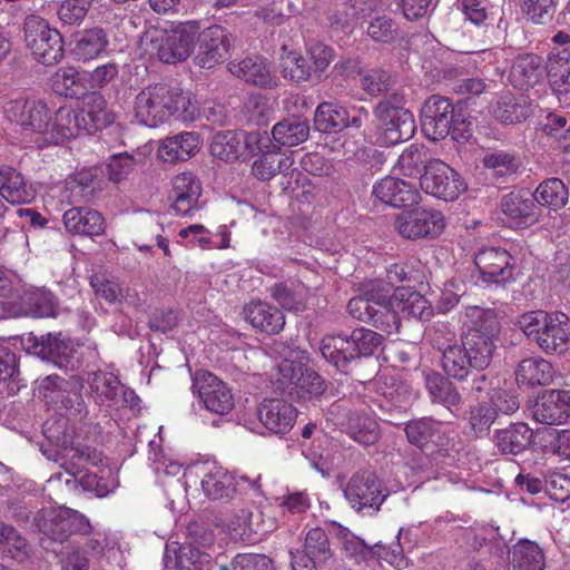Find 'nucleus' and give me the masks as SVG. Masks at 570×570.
<instances>
[{"label":"nucleus","mask_w":570,"mask_h":570,"mask_svg":"<svg viewBox=\"0 0 570 570\" xmlns=\"http://www.w3.org/2000/svg\"><path fill=\"white\" fill-rule=\"evenodd\" d=\"M466 315L471 325L462 332L460 342L443 325L446 336L435 335L433 346L441 353L444 373L461 384L468 395L479 397L492 387L493 379L485 372L493 360L501 324L494 309L471 306ZM438 328L435 334L441 333Z\"/></svg>","instance_id":"nucleus-1"},{"label":"nucleus","mask_w":570,"mask_h":570,"mask_svg":"<svg viewBox=\"0 0 570 570\" xmlns=\"http://www.w3.org/2000/svg\"><path fill=\"white\" fill-rule=\"evenodd\" d=\"M279 375L294 385L297 393L309 397H320L326 391L324 379L302 360H283L278 364Z\"/></svg>","instance_id":"nucleus-21"},{"label":"nucleus","mask_w":570,"mask_h":570,"mask_svg":"<svg viewBox=\"0 0 570 570\" xmlns=\"http://www.w3.org/2000/svg\"><path fill=\"white\" fill-rule=\"evenodd\" d=\"M383 335L370 328L326 334L320 344L322 356L340 373L353 375L362 360L371 358L383 344Z\"/></svg>","instance_id":"nucleus-2"},{"label":"nucleus","mask_w":570,"mask_h":570,"mask_svg":"<svg viewBox=\"0 0 570 570\" xmlns=\"http://www.w3.org/2000/svg\"><path fill=\"white\" fill-rule=\"evenodd\" d=\"M173 208L181 215L198 208L202 184L193 173H181L173 179Z\"/></svg>","instance_id":"nucleus-34"},{"label":"nucleus","mask_w":570,"mask_h":570,"mask_svg":"<svg viewBox=\"0 0 570 570\" xmlns=\"http://www.w3.org/2000/svg\"><path fill=\"white\" fill-rule=\"evenodd\" d=\"M202 139L198 134L181 131L166 137L158 148V156L164 161H185L193 157L200 148Z\"/></svg>","instance_id":"nucleus-35"},{"label":"nucleus","mask_w":570,"mask_h":570,"mask_svg":"<svg viewBox=\"0 0 570 570\" xmlns=\"http://www.w3.org/2000/svg\"><path fill=\"white\" fill-rule=\"evenodd\" d=\"M333 557L330 540L326 532L321 528H313L306 533L304 543L303 561H314L324 564Z\"/></svg>","instance_id":"nucleus-54"},{"label":"nucleus","mask_w":570,"mask_h":570,"mask_svg":"<svg viewBox=\"0 0 570 570\" xmlns=\"http://www.w3.org/2000/svg\"><path fill=\"white\" fill-rule=\"evenodd\" d=\"M343 494L356 513L372 517L381 510L391 492L373 470L364 469L350 476L343 487Z\"/></svg>","instance_id":"nucleus-4"},{"label":"nucleus","mask_w":570,"mask_h":570,"mask_svg":"<svg viewBox=\"0 0 570 570\" xmlns=\"http://www.w3.org/2000/svg\"><path fill=\"white\" fill-rule=\"evenodd\" d=\"M421 188L445 202L455 200L466 189L461 175L440 159H433L426 171L421 175Z\"/></svg>","instance_id":"nucleus-11"},{"label":"nucleus","mask_w":570,"mask_h":570,"mask_svg":"<svg viewBox=\"0 0 570 570\" xmlns=\"http://www.w3.org/2000/svg\"><path fill=\"white\" fill-rule=\"evenodd\" d=\"M102 462V453L90 444L73 446V483L83 492H90L97 498H104L110 489L104 478L91 472L86 465L98 466Z\"/></svg>","instance_id":"nucleus-16"},{"label":"nucleus","mask_w":570,"mask_h":570,"mask_svg":"<svg viewBox=\"0 0 570 570\" xmlns=\"http://www.w3.org/2000/svg\"><path fill=\"white\" fill-rule=\"evenodd\" d=\"M547 78V62L535 53L518 55L511 65L509 81L520 91H529L543 83Z\"/></svg>","instance_id":"nucleus-22"},{"label":"nucleus","mask_w":570,"mask_h":570,"mask_svg":"<svg viewBox=\"0 0 570 570\" xmlns=\"http://www.w3.org/2000/svg\"><path fill=\"white\" fill-rule=\"evenodd\" d=\"M235 39L233 32L220 24H212L202 31L198 30L194 63L200 68L210 69L226 61L235 48Z\"/></svg>","instance_id":"nucleus-8"},{"label":"nucleus","mask_w":570,"mask_h":570,"mask_svg":"<svg viewBox=\"0 0 570 570\" xmlns=\"http://www.w3.org/2000/svg\"><path fill=\"white\" fill-rule=\"evenodd\" d=\"M239 482L223 468H213L202 480L205 494L212 500H230L238 490Z\"/></svg>","instance_id":"nucleus-43"},{"label":"nucleus","mask_w":570,"mask_h":570,"mask_svg":"<svg viewBox=\"0 0 570 570\" xmlns=\"http://www.w3.org/2000/svg\"><path fill=\"white\" fill-rule=\"evenodd\" d=\"M61 334H47L40 337L30 334L27 351L42 360L52 362L60 368H68L71 360V347L60 338Z\"/></svg>","instance_id":"nucleus-31"},{"label":"nucleus","mask_w":570,"mask_h":570,"mask_svg":"<svg viewBox=\"0 0 570 570\" xmlns=\"http://www.w3.org/2000/svg\"><path fill=\"white\" fill-rule=\"evenodd\" d=\"M547 78L552 91L560 96L570 91V59L559 49L547 62Z\"/></svg>","instance_id":"nucleus-51"},{"label":"nucleus","mask_w":570,"mask_h":570,"mask_svg":"<svg viewBox=\"0 0 570 570\" xmlns=\"http://www.w3.org/2000/svg\"><path fill=\"white\" fill-rule=\"evenodd\" d=\"M368 120L364 107L347 110L336 102L325 101L317 106L314 114V128L323 134H337L344 129L358 130Z\"/></svg>","instance_id":"nucleus-10"},{"label":"nucleus","mask_w":570,"mask_h":570,"mask_svg":"<svg viewBox=\"0 0 570 570\" xmlns=\"http://www.w3.org/2000/svg\"><path fill=\"white\" fill-rule=\"evenodd\" d=\"M4 115L11 121L21 126L23 130L43 134L50 125V115L47 105L41 100L14 99L4 106Z\"/></svg>","instance_id":"nucleus-19"},{"label":"nucleus","mask_w":570,"mask_h":570,"mask_svg":"<svg viewBox=\"0 0 570 570\" xmlns=\"http://www.w3.org/2000/svg\"><path fill=\"white\" fill-rule=\"evenodd\" d=\"M468 422L474 434L482 436L489 434L491 426L500 423V420L492 405L488 401H483L470 407Z\"/></svg>","instance_id":"nucleus-58"},{"label":"nucleus","mask_w":570,"mask_h":570,"mask_svg":"<svg viewBox=\"0 0 570 570\" xmlns=\"http://www.w3.org/2000/svg\"><path fill=\"white\" fill-rule=\"evenodd\" d=\"M309 131V124L306 119L289 117L274 125L272 137L274 144L279 148L281 146L294 147L306 141Z\"/></svg>","instance_id":"nucleus-45"},{"label":"nucleus","mask_w":570,"mask_h":570,"mask_svg":"<svg viewBox=\"0 0 570 570\" xmlns=\"http://www.w3.org/2000/svg\"><path fill=\"white\" fill-rule=\"evenodd\" d=\"M399 301V308L410 317L421 322H428L433 316V307L430 302L419 292L410 288L396 289L393 294Z\"/></svg>","instance_id":"nucleus-49"},{"label":"nucleus","mask_w":570,"mask_h":570,"mask_svg":"<svg viewBox=\"0 0 570 570\" xmlns=\"http://www.w3.org/2000/svg\"><path fill=\"white\" fill-rule=\"evenodd\" d=\"M534 431L524 422H512L504 428H497L492 442L503 455H520L534 444Z\"/></svg>","instance_id":"nucleus-26"},{"label":"nucleus","mask_w":570,"mask_h":570,"mask_svg":"<svg viewBox=\"0 0 570 570\" xmlns=\"http://www.w3.org/2000/svg\"><path fill=\"white\" fill-rule=\"evenodd\" d=\"M73 406V439L82 438L88 443L98 441L101 429L95 422V417L90 415L82 397L77 399Z\"/></svg>","instance_id":"nucleus-55"},{"label":"nucleus","mask_w":570,"mask_h":570,"mask_svg":"<svg viewBox=\"0 0 570 570\" xmlns=\"http://www.w3.org/2000/svg\"><path fill=\"white\" fill-rule=\"evenodd\" d=\"M395 85V76L382 68L370 69L361 77L362 89L372 97L391 95Z\"/></svg>","instance_id":"nucleus-56"},{"label":"nucleus","mask_w":570,"mask_h":570,"mask_svg":"<svg viewBox=\"0 0 570 570\" xmlns=\"http://www.w3.org/2000/svg\"><path fill=\"white\" fill-rule=\"evenodd\" d=\"M88 384L90 394H96L104 400L115 401L121 383L117 376L100 371H88L83 374L73 375V390H82Z\"/></svg>","instance_id":"nucleus-39"},{"label":"nucleus","mask_w":570,"mask_h":570,"mask_svg":"<svg viewBox=\"0 0 570 570\" xmlns=\"http://www.w3.org/2000/svg\"><path fill=\"white\" fill-rule=\"evenodd\" d=\"M347 434L363 445L376 443L381 436L377 422L366 413L352 412L347 416Z\"/></svg>","instance_id":"nucleus-48"},{"label":"nucleus","mask_w":570,"mask_h":570,"mask_svg":"<svg viewBox=\"0 0 570 570\" xmlns=\"http://www.w3.org/2000/svg\"><path fill=\"white\" fill-rule=\"evenodd\" d=\"M24 41L33 57L42 65L57 63L63 57V40L57 29L49 27L46 20L30 14L23 22Z\"/></svg>","instance_id":"nucleus-6"},{"label":"nucleus","mask_w":570,"mask_h":570,"mask_svg":"<svg viewBox=\"0 0 570 570\" xmlns=\"http://www.w3.org/2000/svg\"><path fill=\"white\" fill-rule=\"evenodd\" d=\"M294 160L291 156L281 153V148L273 146L272 150H265L250 166V174L261 181H269L278 174L286 175Z\"/></svg>","instance_id":"nucleus-38"},{"label":"nucleus","mask_w":570,"mask_h":570,"mask_svg":"<svg viewBox=\"0 0 570 570\" xmlns=\"http://www.w3.org/2000/svg\"><path fill=\"white\" fill-rule=\"evenodd\" d=\"M0 196L11 205L31 203L36 198V189L14 168L0 169Z\"/></svg>","instance_id":"nucleus-37"},{"label":"nucleus","mask_w":570,"mask_h":570,"mask_svg":"<svg viewBox=\"0 0 570 570\" xmlns=\"http://www.w3.org/2000/svg\"><path fill=\"white\" fill-rule=\"evenodd\" d=\"M532 417L541 424L554 425L567 423L570 419V392L546 390L532 406Z\"/></svg>","instance_id":"nucleus-23"},{"label":"nucleus","mask_w":570,"mask_h":570,"mask_svg":"<svg viewBox=\"0 0 570 570\" xmlns=\"http://www.w3.org/2000/svg\"><path fill=\"white\" fill-rule=\"evenodd\" d=\"M347 311L353 318L368 323L385 334L390 335L399 332L401 320L393 307V303L375 307L358 299L348 302Z\"/></svg>","instance_id":"nucleus-24"},{"label":"nucleus","mask_w":570,"mask_h":570,"mask_svg":"<svg viewBox=\"0 0 570 570\" xmlns=\"http://www.w3.org/2000/svg\"><path fill=\"white\" fill-rule=\"evenodd\" d=\"M198 24L181 23L173 30L165 31L153 41L158 59L168 65L186 60L196 45Z\"/></svg>","instance_id":"nucleus-9"},{"label":"nucleus","mask_w":570,"mask_h":570,"mask_svg":"<svg viewBox=\"0 0 570 570\" xmlns=\"http://www.w3.org/2000/svg\"><path fill=\"white\" fill-rule=\"evenodd\" d=\"M170 552L174 553L176 570H212V556L191 543H183L177 549L167 546L165 553L166 567L170 560Z\"/></svg>","instance_id":"nucleus-42"},{"label":"nucleus","mask_w":570,"mask_h":570,"mask_svg":"<svg viewBox=\"0 0 570 570\" xmlns=\"http://www.w3.org/2000/svg\"><path fill=\"white\" fill-rule=\"evenodd\" d=\"M244 315L253 327L268 335L279 333L285 325V316L281 309L268 303L257 301L244 307Z\"/></svg>","instance_id":"nucleus-36"},{"label":"nucleus","mask_w":570,"mask_h":570,"mask_svg":"<svg viewBox=\"0 0 570 570\" xmlns=\"http://www.w3.org/2000/svg\"><path fill=\"white\" fill-rule=\"evenodd\" d=\"M155 85L142 89L135 100V118L141 125L156 128L166 121Z\"/></svg>","instance_id":"nucleus-40"},{"label":"nucleus","mask_w":570,"mask_h":570,"mask_svg":"<svg viewBox=\"0 0 570 570\" xmlns=\"http://www.w3.org/2000/svg\"><path fill=\"white\" fill-rule=\"evenodd\" d=\"M546 354H560L570 345V317L562 312H549L535 343Z\"/></svg>","instance_id":"nucleus-25"},{"label":"nucleus","mask_w":570,"mask_h":570,"mask_svg":"<svg viewBox=\"0 0 570 570\" xmlns=\"http://www.w3.org/2000/svg\"><path fill=\"white\" fill-rule=\"evenodd\" d=\"M366 33L375 42L391 45L399 38V26L386 14L376 16L370 21Z\"/></svg>","instance_id":"nucleus-60"},{"label":"nucleus","mask_w":570,"mask_h":570,"mask_svg":"<svg viewBox=\"0 0 570 570\" xmlns=\"http://www.w3.org/2000/svg\"><path fill=\"white\" fill-rule=\"evenodd\" d=\"M489 394V403L492 405L494 412H497V416L500 420L502 416H510L514 414L520 407L519 396L511 391L508 390H491L487 393Z\"/></svg>","instance_id":"nucleus-64"},{"label":"nucleus","mask_w":570,"mask_h":570,"mask_svg":"<svg viewBox=\"0 0 570 570\" xmlns=\"http://www.w3.org/2000/svg\"><path fill=\"white\" fill-rule=\"evenodd\" d=\"M228 70L237 78L263 89L278 86V77L272 73L268 62L262 57H246L240 61H230Z\"/></svg>","instance_id":"nucleus-29"},{"label":"nucleus","mask_w":570,"mask_h":570,"mask_svg":"<svg viewBox=\"0 0 570 570\" xmlns=\"http://www.w3.org/2000/svg\"><path fill=\"white\" fill-rule=\"evenodd\" d=\"M105 107L106 101L98 91H88L77 96V101L73 104L76 127L86 131L87 135H92L111 124L112 120L107 115Z\"/></svg>","instance_id":"nucleus-20"},{"label":"nucleus","mask_w":570,"mask_h":570,"mask_svg":"<svg viewBox=\"0 0 570 570\" xmlns=\"http://www.w3.org/2000/svg\"><path fill=\"white\" fill-rule=\"evenodd\" d=\"M482 164L485 168L494 170L497 177L513 174L519 167L515 155L503 150L485 154Z\"/></svg>","instance_id":"nucleus-63"},{"label":"nucleus","mask_w":570,"mask_h":570,"mask_svg":"<svg viewBox=\"0 0 570 570\" xmlns=\"http://www.w3.org/2000/svg\"><path fill=\"white\" fill-rule=\"evenodd\" d=\"M282 73L284 78L301 83L312 77V69L303 56L296 52H288L286 57L283 58Z\"/></svg>","instance_id":"nucleus-62"},{"label":"nucleus","mask_w":570,"mask_h":570,"mask_svg":"<svg viewBox=\"0 0 570 570\" xmlns=\"http://www.w3.org/2000/svg\"><path fill=\"white\" fill-rule=\"evenodd\" d=\"M392 288L383 281H371L363 285L361 294L351 298L348 302L364 301L365 303L377 307V305H386L393 303Z\"/></svg>","instance_id":"nucleus-61"},{"label":"nucleus","mask_w":570,"mask_h":570,"mask_svg":"<svg viewBox=\"0 0 570 570\" xmlns=\"http://www.w3.org/2000/svg\"><path fill=\"white\" fill-rule=\"evenodd\" d=\"M537 203L551 210L563 208L569 202V189L566 184L557 177L547 178L539 184L533 191Z\"/></svg>","instance_id":"nucleus-46"},{"label":"nucleus","mask_w":570,"mask_h":570,"mask_svg":"<svg viewBox=\"0 0 570 570\" xmlns=\"http://www.w3.org/2000/svg\"><path fill=\"white\" fill-rule=\"evenodd\" d=\"M458 108L453 102L439 95L429 97L421 108V127L425 137L432 141H439L451 134Z\"/></svg>","instance_id":"nucleus-13"},{"label":"nucleus","mask_w":570,"mask_h":570,"mask_svg":"<svg viewBox=\"0 0 570 570\" xmlns=\"http://www.w3.org/2000/svg\"><path fill=\"white\" fill-rule=\"evenodd\" d=\"M403 430L407 442L430 454L433 460L451 458L455 445L454 431L443 429L440 421L432 416H422L406 422Z\"/></svg>","instance_id":"nucleus-5"},{"label":"nucleus","mask_w":570,"mask_h":570,"mask_svg":"<svg viewBox=\"0 0 570 570\" xmlns=\"http://www.w3.org/2000/svg\"><path fill=\"white\" fill-rule=\"evenodd\" d=\"M512 570H544L541 548L530 540H520L512 548Z\"/></svg>","instance_id":"nucleus-50"},{"label":"nucleus","mask_w":570,"mask_h":570,"mask_svg":"<svg viewBox=\"0 0 570 570\" xmlns=\"http://www.w3.org/2000/svg\"><path fill=\"white\" fill-rule=\"evenodd\" d=\"M73 58L90 60L98 57L107 47L108 38L101 27L73 32Z\"/></svg>","instance_id":"nucleus-44"},{"label":"nucleus","mask_w":570,"mask_h":570,"mask_svg":"<svg viewBox=\"0 0 570 570\" xmlns=\"http://www.w3.org/2000/svg\"><path fill=\"white\" fill-rule=\"evenodd\" d=\"M490 112L503 125H515L525 121L533 110L527 97L504 92L492 104Z\"/></svg>","instance_id":"nucleus-32"},{"label":"nucleus","mask_w":570,"mask_h":570,"mask_svg":"<svg viewBox=\"0 0 570 570\" xmlns=\"http://www.w3.org/2000/svg\"><path fill=\"white\" fill-rule=\"evenodd\" d=\"M191 390L197 393L205 407L224 415L234 409L230 389L220 379L207 371H196L193 375Z\"/></svg>","instance_id":"nucleus-15"},{"label":"nucleus","mask_w":570,"mask_h":570,"mask_svg":"<svg viewBox=\"0 0 570 570\" xmlns=\"http://www.w3.org/2000/svg\"><path fill=\"white\" fill-rule=\"evenodd\" d=\"M35 525L39 532L43 533L40 540L41 546L46 550H50L57 556L67 554L63 544L69 546V537L71 535V519L69 509L41 510L35 515Z\"/></svg>","instance_id":"nucleus-14"},{"label":"nucleus","mask_w":570,"mask_h":570,"mask_svg":"<svg viewBox=\"0 0 570 570\" xmlns=\"http://www.w3.org/2000/svg\"><path fill=\"white\" fill-rule=\"evenodd\" d=\"M402 91H393L373 107L379 140L385 146H395L410 140L416 130L413 112L405 107Z\"/></svg>","instance_id":"nucleus-3"},{"label":"nucleus","mask_w":570,"mask_h":570,"mask_svg":"<svg viewBox=\"0 0 570 570\" xmlns=\"http://www.w3.org/2000/svg\"><path fill=\"white\" fill-rule=\"evenodd\" d=\"M259 422L274 434L291 431L297 417V410L284 399H265L257 407Z\"/></svg>","instance_id":"nucleus-27"},{"label":"nucleus","mask_w":570,"mask_h":570,"mask_svg":"<svg viewBox=\"0 0 570 570\" xmlns=\"http://www.w3.org/2000/svg\"><path fill=\"white\" fill-rule=\"evenodd\" d=\"M73 234L97 236L104 233V217L97 210L86 207H73Z\"/></svg>","instance_id":"nucleus-59"},{"label":"nucleus","mask_w":570,"mask_h":570,"mask_svg":"<svg viewBox=\"0 0 570 570\" xmlns=\"http://www.w3.org/2000/svg\"><path fill=\"white\" fill-rule=\"evenodd\" d=\"M394 226L406 239L435 238L444 230L445 218L438 209L420 207L399 215Z\"/></svg>","instance_id":"nucleus-12"},{"label":"nucleus","mask_w":570,"mask_h":570,"mask_svg":"<svg viewBox=\"0 0 570 570\" xmlns=\"http://www.w3.org/2000/svg\"><path fill=\"white\" fill-rule=\"evenodd\" d=\"M432 160L425 147L412 145L401 154L399 165L405 176L421 178Z\"/></svg>","instance_id":"nucleus-57"},{"label":"nucleus","mask_w":570,"mask_h":570,"mask_svg":"<svg viewBox=\"0 0 570 570\" xmlns=\"http://www.w3.org/2000/svg\"><path fill=\"white\" fill-rule=\"evenodd\" d=\"M373 195L394 208H405L417 203V189L403 179L387 176L373 186Z\"/></svg>","instance_id":"nucleus-30"},{"label":"nucleus","mask_w":570,"mask_h":570,"mask_svg":"<svg viewBox=\"0 0 570 570\" xmlns=\"http://www.w3.org/2000/svg\"><path fill=\"white\" fill-rule=\"evenodd\" d=\"M500 208L510 225L515 228L535 225L541 220L543 212L533 191L528 189H517L504 195L500 200Z\"/></svg>","instance_id":"nucleus-17"},{"label":"nucleus","mask_w":570,"mask_h":570,"mask_svg":"<svg viewBox=\"0 0 570 570\" xmlns=\"http://www.w3.org/2000/svg\"><path fill=\"white\" fill-rule=\"evenodd\" d=\"M343 549L346 556L356 563L367 562L376 558H383L385 547L380 543L367 544L361 538L350 533L346 529L342 531Z\"/></svg>","instance_id":"nucleus-53"},{"label":"nucleus","mask_w":570,"mask_h":570,"mask_svg":"<svg viewBox=\"0 0 570 570\" xmlns=\"http://www.w3.org/2000/svg\"><path fill=\"white\" fill-rule=\"evenodd\" d=\"M155 88L159 94L160 107L164 108L161 111L167 122L171 118L181 121L194 119L196 108L186 94L166 83H155Z\"/></svg>","instance_id":"nucleus-33"},{"label":"nucleus","mask_w":570,"mask_h":570,"mask_svg":"<svg viewBox=\"0 0 570 570\" xmlns=\"http://www.w3.org/2000/svg\"><path fill=\"white\" fill-rule=\"evenodd\" d=\"M553 377L552 364L542 357H528L522 360L515 371L519 386H544Z\"/></svg>","instance_id":"nucleus-41"},{"label":"nucleus","mask_w":570,"mask_h":570,"mask_svg":"<svg viewBox=\"0 0 570 570\" xmlns=\"http://www.w3.org/2000/svg\"><path fill=\"white\" fill-rule=\"evenodd\" d=\"M0 552L19 563L30 558L31 547L12 525L0 521Z\"/></svg>","instance_id":"nucleus-47"},{"label":"nucleus","mask_w":570,"mask_h":570,"mask_svg":"<svg viewBox=\"0 0 570 570\" xmlns=\"http://www.w3.org/2000/svg\"><path fill=\"white\" fill-rule=\"evenodd\" d=\"M446 373L429 372L425 374V389L432 404H439L449 410L453 417L463 404V396L458 386Z\"/></svg>","instance_id":"nucleus-28"},{"label":"nucleus","mask_w":570,"mask_h":570,"mask_svg":"<svg viewBox=\"0 0 570 570\" xmlns=\"http://www.w3.org/2000/svg\"><path fill=\"white\" fill-rule=\"evenodd\" d=\"M209 149L212 156L226 163L237 160L243 154L240 132L232 130L217 132L213 137Z\"/></svg>","instance_id":"nucleus-52"},{"label":"nucleus","mask_w":570,"mask_h":570,"mask_svg":"<svg viewBox=\"0 0 570 570\" xmlns=\"http://www.w3.org/2000/svg\"><path fill=\"white\" fill-rule=\"evenodd\" d=\"M46 391L45 397L48 403L55 406L59 417L47 428L48 439L58 446L67 450L71 445V434L68 432L69 410L71 400L69 397L70 382L57 374L48 375L41 384Z\"/></svg>","instance_id":"nucleus-7"},{"label":"nucleus","mask_w":570,"mask_h":570,"mask_svg":"<svg viewBox=\"0 0 570 570\" xmlns=\"http://www.w3.org/2000/svg\"><path fill=\"white\" fill-rule=\"evenodd\" d=\"M481 279L488 284L505 285L514 278V259L503 248L485 247L474 257Z\"/></svg>","instance_id":"nucleus-18"}]
</instances>
